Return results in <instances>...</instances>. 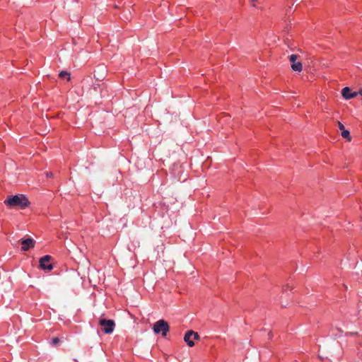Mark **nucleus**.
<instances>
[{
	"mask_svg": "<svg viewBox=\"0 0 362 362\" xmlns=\"http://www.w3.org/2000/svg\"><path fill=\"white\" fill-rule=\"evenodd\" d=\"M4 204L11 207L19 206L21 209H25L30 205V202L25 195L17 194L8 197L4 201Z\"/></svg>",
	"mask_w": 362,
	"mask_h": 362,
	"instance_id": "1",
	"label": "nucleus"
},
{
	"mask_svg": "<svg viewBox=\"0 0 362 362\" xmlns=\"http://www.w3.org/2000/svg\"><path fill=\"white\" fill-rule=\"evenodd\" d=\"M98 325L101 327V330L107 334L112 333L115 327L114 320H106L103 316L99 318Z\"/></svg>",
	"mask_w": 362,
	"mask_h": 362,
	"instance_id": "2",
	"label": "nucleus"
},
{
	"mask_svg": "<svg viewBox=\"0 0 362 362\" xmlns=\"http://www.w3.org/2000/svg\"><path fill=\"white\" fill-rule=\"evenodd\" d=\"M153 329L156 334L162 332V336L165 337L167 335V333L170 329V327L166 321L164 320H160L154 324Z\"/></svg>",
	"mask_w": 362,
	"mask_h": 362,
	"instance_id": "3",
	"label": "nucleus"
},
{
	"mask_svg": "<svg viewBox=\"0 0 362 362\" xmlns=\"http://www.w3.org/2000/svg\"><path fill=\"white\" fill-rule=\"evenodd\" d=\"M298 58V56L296 54H291L289 56V61L291 62V69L294 71L300 72L303 69V66L301 62H298L297 59Z\"/></svg>",
	"mask_w": 362,
	"mask_h": 362,
	"instance_id": "4",
	"label": "nucleus"
},
{
	"mask_svg": "<svg viewBox=\"0 0 362 362\" xmlns=\"http://www.w3.org/2000/svg\"><path fill=\"white\" fill-rule=\"evenodd\" d=\"M51 256L45 255L40 259V268L44 270L51 271L53 269L52 264L50 263Z\"/></svg>",
	"mask_w": 362,
	"mask_h": 362,
	"instance_id": "5",
	"label": "nucleus"
},
{
	"mask_svg": "<svg viewBox=\"0 0 362 362\" xmlns=\"http://www.w3.org/2000/svg\"><path fill=\"white\" fill-rule=\"evenodd\" d=\"M20 241L22 244V251H28L35 247V240L31 238L21 239Z\"/></svg>",
	"mask_w": 362,
	"mask_h": 362,
	"instance_id": "6",
	"label": "nucleus"
},
{
	"mask_svg": "<svg viewBox=\"0 0 362 362\" xmlns=\"http://www.w3.org/2000/svg\"><path fill=\"white\" fill-rule=\"evenodd\" d=\"M341 95L345 99L349 100L356 97L358 93L351 92V90L349 87H345L341 90Z\"/></svg>",
	"mask_w": 362,
	"mask_h": 362,
	"instance_id": "7",
	"label": "nucleus"
},
{
	"mask_svg": "<svg viewBox=\"0 0 362 362\" xmlns=\"http://www.w3.org/2000/svg\"><path fill=\"white\" fill-rule=\"evenodd\" d=\"M338 127H339V129L341 131V136L343 138L347 139L348 141H351V137L350 136L349 131L345 129L344 124L340 122H338Z\"/></svg>",
	"mask_w": 362,
	"mask_h": 362,
	"instance_id": "8",
	"label": "nucleus"
},
{
	"mask_svg": "<svg viewBox=\"0 0 362 362\" xmlns=\"http://www.w3.org/2000/svg\"><path fill=\"white\" fill-rule=\"evenodd\" d=\"M192 335L189 334V331H187L185 336H184V340L187 344V345L190 347H192L194 346V341L192 340Z\"/></svg>",
	"mask_w": 362,
	"mask_h": 362,
	"instance_id": "9",
	"label": "nucleus"
},
{
	"mask_svg": "<svg viewBox=\"0 0 362 362\" xmlns=\"http://www.w3.org/2000/svg\"><path fill=\"white\" fill-rule=\"evenodd\" d=\"M59 77L62 78H64L65 77H67V81H70L71 79V77H70V74L67 71H62L59 73Z\"/></svg>",
	"mask_w": 362,
	"mask_h": 362,
	"instance_id": "10",
	"label": "nucleus"
},
{
	"mask_svg": "<svg viewBox=\"0 0 362 362\" xmlns=\"http://www.w3.org/2000/svg\"><path fill=\"white\" fill-rule=\"evenodd\" d=\"M189 334L192 335V337H193V339L194 340H199L200 339V337L197 332H195L192 330H189Z\"/></svg>",
	"mask_w": 362,
	"mask_h": 362,
	"instance_id": "11",
	"label": "nucleus"
},
{
	"mask_svg": "<svg viewBox=\"0 0 362 362\" xmlns=\"http://www.w3.org/2000/svg\"><path fill=\"white\" fill-rule=\"evenodd\" d=\"M59 342V339L58 337H55L52 339V344L57 345Z\"/></svg>",
	"mask_w": 362,
	"mask_h": 362,
	"instance_id": "12",
	"label": "nucleus"
},
{
	"mask_svg": "<svg viewBox=\"0 0 362 362\" xmlns=\"http://www.w3.org/2000/svg\"><path fill=\"white\" fill-rule=\"evenodd\" d=\"M46 175H47V177H52L53 176V174L52 173H47Z\"/></svg>",
	"mask_w": 362,
	"mask_h": 362,
	"instance_id": "13",
	"label": "nucleus"
},
{
	"mask_svg": "<svg viewBox=\"0 0 362 362\" xmlns=\"http://www.w3.org/2000/svg\"><path fill=\"white\" fill-rule=\"evenodd\" d=\"M257 0H252V6H255V2L257 1Z\"/></svg>",
	"mask_w": 362,
	"mask_h": 362,
	"instance_id": "14",
	"label": "nucleus"
}]
</instances>
